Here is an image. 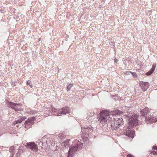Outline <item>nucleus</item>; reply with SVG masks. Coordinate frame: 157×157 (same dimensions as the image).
Returning a JSON list of instances; mask_svg holds the SVG:
<instances>
[{
    "instance_id": "nucleus-27",
    "label": "nucleus",
    "mask_w": 157,
    "mask_h": 157,
    "mask_svg": "<svg viewBox=\"0 0 157 157\" xmlns=\"http://www.w3.org/2000/svg\"><path fill=\"white\" fill-rule=\"evenodd\" d=\"M40 40H41V38H39V41H40Z\"/></svg>"
},
{
    "instance_id": "nucleus-3",
    "label": "nucleus",
    "mask_w": 157,
    "mask_h": 157,
    "mask_svg": "<svg viewBox=\"0 0 157 157\" xmlns=\"http://www.w3.org/2000/svg\"><path fill=\"white\" fill-rule=\"evenodd\" d=\"M123 119L120 117L114 119V120H112L111 121V128L113 130H117L119 128V125H121L123 124Z\"/></svg>"
},
{
    "instance_id": "nucleus-10",
    "label": "nucleus",
    "mask_w": 157,
    "mask_h": 157,
    "mask_svg": "<svg viewBox=\"0 0 157 157\" xmlns=\"http://www.w3.org/2000/svg\"><path fill=\"white\" fill-rule=\"evenodd\" d=\"M79 145H75L73 146H70L69 147V152H71L72 154H75L77 153L78 150Z\"/></svg>"
},
{
    "instance_id": "nucleus-12",
    "label": "nucleus",
    "mask_w": 157,
    "mask_h": 157,
    "mask_svg": "<svg viewBox=\"0 0 157 157\" xmlns=\"http://www.w3.org/2000/svg\"><path fill=\"white\" fill-rule=\"evenodd\" d=\"M26 119V118L25 117L22 116L21 117L20 119H19L17 121H15L14 123L16 124L21 123L22 121L25 120Z\"/></svg>"
},
{
    "instance_id": "nucleus-15",
    "label": "nucleus",
    "mask_w": 157,
    "mask_h": 157,
    "mask_svg": "<svg viewBox=\"0 0 157 157\" xmlns=\"http://www.w3.org/2000/svg\"><path fill=\"white\" fill-rule=\"evenodd\" d=\"M73 154L71 152H69V151H68V155L67 157H73Z\"/></svg>"
},
{
    "instance_id": "nucleus-11",
    "label": "nucleus",
    "mask_w": 157,
    "mask_h": 157,
    "mask_svg": "<svg viewBox=\"0 0 157 157\" xmlns=\"http://www.w3.org/2000/svg\"><path fill=\"white\" fill-rule=\"evenodd\" d=\"M140 86L144 91H145L149 86V83L147 82H139Z\"/></svg>"
},
{
    "instance_id": "nucleus-21",
    "label": "nucleus",
    "mask_w": 157,
    "mask_h": 157,
    "mask_svg": "<svg viewBox=\"0 0 157 157\" xmlns=\"http://www.w3.org/2000/svg\"><path fill=\"white\" fill-rule=\"evenodd\" d=\"M152 154H153V155H155V154H156L157 155V151H153L151 152Z\"/></svg>"
},
{
    "instance_id": "nucleus-8",
    "label": "nucleus",
    "mask_w": 157,
    "mask_h": 157,
    "mask_svg": "<svg viewBox=\"0 0 157 157\" xmlns=\"http://www.w3.org/2000/svg\"><path fill=\"white\" fill-rule=\"evenodd\" d=\"M7 105L14 109L16 111H18L19 110V107H18L20 105L19 104L14 103L13 102H9L7 103Z\"/></svg>"
},
{
    "instance_id": "nucleus-13",
    "label": "nucleus",
    "mask_w": 157,
    "mask_h": 157,
    "mask_svg": "<svg viewBox=\"0 0 157 157\" xmlns=\"http://www.w3.org/2000/svg\"><path fill=\"white\" fill-rule=\"evenodd\" d=\"M123 112H122V111H120L119 110L116 109L115 110H114L112 114L113 115H118V114H121L123 113Z\"/></svg>"
},
{
    "instance_id": "nucleus-20",
    "label": "nucleus",
    "mask_w": 157,
    "mask_h": 157,
    "mask_svg": "<svg viewBox=\"0 0 157 157\" xmlns=\"http://www.w3.org/2000/svg\"><path fill=\"white\" fill-rule=\"evenodd\" d=\"M56 109H55V108L54 107H52V109L51 111V112H55V110Z\"/></svg>"
},
{
    "instance_id": "nucleus-25",
    "label": "nucleus",
    "mask_w": 157,
    "mask_h": 157,
    "mask_svg": "<svg viewBox=\"0 0 157 157\" xmlns=\"http://www.w3.org/2000/svg\"><path fill=\"white\" fill-rule=\"evenodd\" d=\"M152 148L153 149H154L157 150V146H153Z\"/></svg>"
},
{
    "instance_id": "nucleus-28",
    "label": "nucleus",
    "mask_w": 157,
    "mask_h": 157,
    "mask_svg": "<svg viewBox=\"0 0 157 157\" xmlns=\"http://www.w3.org/2000/svg\"><path fill=\"white\" fill-rule=\"evenodd\" d=\"M11 147L12 148H13V147Z\"/></svg>"
},
{
    "instance_id": "nucleus-26",
    "label": "nucleus",
    "mask_w": 157,
    "mask_h": 157,
    "mask_svg": "<svg viewBox=\"0 0 157 157\" xmlns=\"http://www.w3.org/2000/svg\"><path fill=\"white\" fill-rule=\"evenodd\" d=\"M67 142H66V141L64 142V145L65 146H66V144H67Z\"/></svg>"
},
{
    "instance_id": "nucleus-22",
    "label": "nucleus",
    "mask_w": 157,
    "mask_h": 157,
    "mask_svg": "<svg viewBox=\"0 0 157 157\" xmlns=\"http://www.w3.org/2000/svg\"><path fill=\"white\" fill-rule=\"evenodd\" d=\"M127 157H134L132 155H131L130 154H129L127 155Z\"/></svg>"
},
{
    "instance_id": "nucleus-7",
    "label": "nucleus",
    "mask_w": 157,
    "mask_h": 157,
    "mask_svg": "<svg viewBox=\"0 0 157 157\" xmlns=\"http://www.w3.org/2000/svg\"><path fill=\"white\" fill-rule=\"evenodd\" d=\"M26 147L32 151H37L38 150L37 145L34 142H29L26 144L25 145Z\"/></svg>"
},
{
    "instance_id": "nucleus-14",
    "label": "nucleus",
    "mask_w": 157,
    "mask_h": 157,
    "mask_svg": "<svg viewBox=\"0 0 157 157\" xmlns=\"http://www.w3.org/2000/svg\"><path fill=\"white\" fill-rule=\"evenodd\" d=\"M73 86V85L72 84H70L67 86V90L68 91H69L71 89V88Z\"/></svg>"
},
{
    "instance_id": "nucleus-16",
    "label": "nucleus",
    "mask_w": 157,
    "mask_h": 157,
    "mask_svg": "<svg viewBox=\"0 0 157 157\" xmlns=\"http://www.w3.org/2000/svg\"><path fill=\"white\" fill-rule=\"evenodd\" d=\"M27 85H29L31 88L32 87V84L31 83V81H30L28 80L27 81Z\"/></svg>"
},
{
    "instance_id": "nucleus-17",
    "label": "nucleus",
    "mask_w": 157,
    "mask_h": 157,
    "mask_svg": "<svg viewBox=\"0 0 157 157\" xmlns=\"http://www.w3.org/2000/svg\"><path fill=\"white\" fill-rule=\"evenodd\" d=\"M152 73V72H151L150 71H148L147 72H146L145 74L146 75H151Z\"/></svg>"
},
{
    "instance_id": "nucleus-18",
    "label": "nucleus",
    "mask_w": 157,
    "mask_h": 157,
    "mask_svg": "<svg viewBox=\"0 0 157 157\" xmlns=\"http://www.w3.org/2000/svg\"><path fill=\"white\" fill-rule=\"evenodd\" d=\"M155 67H154L153 66H152V68L150 70V71L152 72V73L153 72L154 70L155 69Z\"/></svg>"
},
{
    "instance_id": "nucleus-29",
    "label": "nucleus",
    "mask_w": 157,
    "mask_h": 157,
    "mask_svg": "<svg viewBox=\"0 0 157 157\" xmlns=\"http://www.w3.org/2000/svg\"><path fill=\"white\" fill-rule=\"evenodd\" d=\"M82 146H83V144H82Z\"/></svg>"
},
{
    "instance_id": "nucleus-5",
    "label": "nucleus",
    "mask_w": 157,
    "mask_h": 157,
    "mask_svg": "<svg viewBox=\"0 0 157 157\" xmlns=\"http://www.w3.org/2000/svg\"><path fill=\"white\" fill-rule=\"evenodd\" d=\"M82 135L83 137H87L88 135V133L91 132L93 130V128L90 126H82L81 127Z\"/></svg>"
},
{
    "instance_id": "nucleus-6",
    "label": "nucleus",
    "mask_w": 157,
    "mask_h": 157,
    "mask_svg": "<svg viewBox=\"0 0 157 157\" xmlns=\"http://www.w3.org/2000/svg\"><path fill=\"white\" fill-rule=\"evenodd\" d=\"M35 117H32L30 118H29L24 123L25 125V127L28 129L32 126V125L34 124V121L35 119Z\"/></svg>"
},
{
    "instance_id": "nucleus-9",
    "label": "nucleus",
    "mask_w": 157,
    "mask_h": 157,
    "mask_svg": "<svg viewBox=\"0 0 157 157\" xmlns=\"http://www.w3.org/2000/svg\"><path fill=\"white\" fill-rule=\"evenodd\" d=\"M69 109L68 107L66 106L62 108L58 111L59 114L65 115L66 113H69Z\"/></svg>"
},
{
    "instance_id": "nucleus-24",
    "label": "nucleus",
    "mask_w": 157,
    "mask_h": 157,
    "mask_svg": "<svg viewBox=\"0 0 157 157\" xmlns=\"http://www.w3.org/2000/svg\"><path fill=\"white\" fill-rule=\"evenodd\" d=\"M118 61V60L117 59H114V62L115 63H117Z\"/></svg>"
},
{
    "instance_id": "nucleus-1",
    "label": "nucleus",
    "mask_w": 157,
    "mask_h": 157,
    "mask_svg": "<svg viewBox=\"0 0 157 157\" xmlns=\"http://www.w3.org/2000/svg\"><path fill=\"white\" fill-rule=\"evenodd\" d=\"M126 116L128 120V126L124 131V133L129 138H133L135 132L132 128L138 124V121L136 117L133 116L132 113L128 114Z\"/></svg>"
},
{
    "instance_id": "nucleus-23",
    "label": "nucleus",
    "mask_w": 157,
    "mask_h": 157,
    "mask_svg": "<svg viewBox=\"0 0 157 157\" xmlns=\"http://www.w3.org/2000/svg\"><path fill=\"white\" fill-rule=\"evenodd\" d=\"M131 74H132L133 76H135V75H136V73L135 72H131Z\"/></svg>"
},
{
    "instance_id": "nucleus-19",
    "label": "nucleus",
    "mask_w": 157,
    "mask_h": 157,
    "mask_svg": "<svg viewBox=\"0 0 157 157\" xmlns=\"http://www.w3.org/2000/svg\"><path fill=\"white\" fill-rule=\"evenodd\" d=\"M131 73V72L129 71H127L125 73L126 75H129Z\"/></svg>"
},
{
    "instance_id": "nucleus-4",
    "label": "nucleus",
    "mask_w": 157,
    "mask_h": 157,
    "mask_svg": "<svg viewBox=\"0 0 157 157\" xmlns=\"http://www.w3.org/2000/svg\"><path fill=\"white\" fill-rule=\"evenodd\" d=\"M108 112L105 110H103L100 113V116L98 117V121L100 122L105 123L107 120V117L109 116Z\"/></svg>"
},
{
    "instance_id": "nucleus-2",
    "label": "nucleus",
    "mask_w": 157,
    "mask_h": 157,
    "mask_svg": "<svg viewBox=\"0 0 157 157\" xmlns=\"http://www.w3.org/2000/svg\"><path fill=\"white\" fill-rule=\"evenodd\" d=\"M148 109L146 108L140 111L142 120H144L145 122L147 124L155 122L157 121V118L153 115H151Z\"/></svg>"
}]
</instances>
